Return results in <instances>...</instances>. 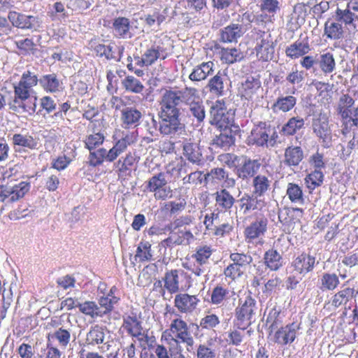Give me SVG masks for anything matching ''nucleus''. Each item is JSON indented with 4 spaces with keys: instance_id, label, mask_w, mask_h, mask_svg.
Wrapping results in <instances>:
<instances>
[{
    "instance_id": "1",
    "label": "nucleus",
    "mask_w": 358,
    "mask_h": 358,
    "mask_svg": "<svg viewBox=\"0 0 358 358\" xmlns=\"http://www.w3.org/2000/svg\"><path fill=\"white\" fill-rule=\"evenodd\" d=\"M164 338L169 345L171 352L180 350V343H185L187 348H192L194 343V338L189 331L187 322L180 318L172 320L169 329L162 334V338Z\"/></svg>"
},
{
    "instance_id": "2",
    "label": "nucleus",
    "mask_w": 358,
    "mask_h": 358,
    "mask_svg": "<svg viewBox=\"0 0 358 358\" xmlns=\"http://www.w3.org/2000/svg\"><path fill=\"white\" fill-rule=\"evenodd\" d=\"M176 168L169 164L167 166V172H159L152 176L148 181L147 189L154 193L155 198L159 200H165L171 196L172 190L168 184V174L173 172Z\"/></svg>"
},
{
    "instance_id": "3",
    "label": "nucleus",
    "mask_w": 358,
    "mask_h": 358,
    "mask_svg": "<svg viewBox=\"0 0 358 358\" xmlns=\"http://www.w3.org/2000/svg\"><path fill=\"white\" fill-rule=\"evenodd\" d=\"M159 131L164 136L176 138L185 134V124L181 122L180 115L158 114Z\"/></svg>"
},
{
    "instance_id": "4",
    "label": "nucleus",
    "mask_w": 358,
    "mask_h": 358,
    "mask_svg": "<svg viewBox=\"0 0 358 358\" xmlns=\"http://www.w3.org/2000/svg\"><path fill=\"white\" fill-rule=\"evenodd\" d=\"M233 122L232 114L227 110L222 101H216L210 107L209 122L217 128L231 127Z\"/></svg>"
},
{
    "instance_id": "5",
    "label": "nucleus",
    "mask_w": 358,
    "mask_h": 358,
    "mask_svg": "<svg viewBox=\"0 0 358 358\" xmlns=\"http://www.w3.org/2000/svg\"><path fill=\"white\" fill-rule=\"evenodd\" d=\"M180 90H166L162 94L159 114L180 115L178 106L181 103Z\"/></svg>"
},
{
    "instance_id": "6",
    "label": "nucleus",
    "mask_w": 358,
    "mask_h": 358,
    "mask_svg": "<svg viewBox=\"0 0 358 358\" xmlns=\"http://www.w3.org/2000/svg\"><path fill=\"white\" fill-rule=\"evenodd\" d=\"M29 190V185L25 182H21L17 185H0V202L6 199L14 202L22 198Z\"/></svg>"
},
{
    "instance_id": "7",
    "label": "nucleus",
    "mask_w": 358,
    "mask_h": 358,
    "mask_svg": "<svg viewBox=\"0 0 358 358\" xmlns=\"http://www.w3.org/2000/svg\"><path fill=\"white\" fill-rule=\"evenodd\" d=\"M313 133L322 140L324 148H329L331 145L332 134L329 125L328 119L325 115H320L313 121Z\"/></svg>"
},
{
    "instance_id": "8",
    "label": "nucleus",
    "mask_w": 358,
    "mask_h": 358,
    "mask_svg": "<svg viewBox=\"0 0 358 358\" xmlns=\"http://www.w3.org/2000/svg\"><path fill=\"white\" fill-rule=\"evenodd\" d=\"M8 20L13 27L22 29H36L40 27L41 23L36 16L27 15L16 11H10Z\"/></svg>"
},
{
    "instance_id": "9",
    "label": "nucleus",
    "mask_w": 358,
    "mask_h": 358,
    "mask_svg": "<svg viewBox=\"0 0 358 358\" xmlns=\"http://www.w3.org/2000/svg\"><path fill=\"white\" fill-rule=\"evenodd\" d=\"M300 329V324L293 322L285 327H281L275 331L273 335L275 343L281 345H286L294 342L297 331Z\"/></svg>"
},
{
    "instance_id": "10",
    "label": "nucleus",
    "mask_w": 358,
    "mask_h": 358,
    "mask_svg": "<svg viewBox=\"0 0 358 358\" xmlns=\"http://www.w3.org/2000/svg\"><path fill=\"white\" fill-rule=\"evenodd\" d=\"M257 310L255 300L250 295H248L244 301L240 299L239 307L236 310V315L238 320L247 321L248 324H250L251 319L255 315Z\"/></svg>"
},
{
    "instance_id": "11",
    "label": "nucleus",
    "mask_w": 358,
    "mask_h": 358,
    "mask_svg": "<svg viewBox=\"0 0 358 358\" xmlns=\"http://www.w3.org/2000/svg\"><path fill=\"white\" fill-rule=\"evenodd\" d=\"M14 99L9 103V108L14 112L17 113H28L33 114L36 108V96H34L33 100L27 97H21L14 90Z\"/></svg>"
},
{
    "instance_id": "12",
    "label": "nucleus",
    "mask_w": 358,
    "mask_h": 358,
    "mask_svg": "<svg viewBox=\"0 0 358 358\" xmlns=\"http://www.w3.org/2000/svg\"><path fill=\"white\" fill-rule=\"evenodd\" d=\"M189 275L182 269H173L166 273L164 278V287L171 293H177L180 289V283L182 279H187Z\"/></svg>"
},
{
    "instance_id": "13",
    "label": "nucleus",
    "mask_w": 358,
    "mask_h": 358,
    "mask_svg": "<svg viewBox=\"0 0 358 358\" xmlns=\"http://www.w3.org/2000/svg\"><path fill=\"white\" fill-rule=\"evenodd\" d=\"M240 210L244 215L248 214L252 210H262L265 206V201L261 197L248 194L244 195L238 200Z\"/></svg>"
},
{
    "instance_id": "14",
    "label": "nucleus",
    "mask_w": 358,
    "mask_h": 358,
    "mask_svg": "<svg viewBox=\"0 0 358 358\" xmlns=\"http://www.w3.org/2000/svg\"><path fill=\"white\" fill-rule=\"evenodd\" d=\"M260 166L261 163L259 159H252L243 157L241 165L237 168V176L239 178L248 180L255 176Z\"/></svg>"
},
{
    "instance_id": "15",
    "label": "nucleus",
    "mask_w": 358,
    "mask_h": 358,
    "mask_svg": "<svg viewBox=\"0 0 358 358\" xmlns=\"http://www.w3.org/2000/svg\"><path fill=\"white\" fill-rule=\"evenodd\" d=\"M199 301L194 295L178 294L174 299V306L180 313H190L196 308Z\"/></svg>"
},
{
    "instance_id": "16",
    "label": "nucleus",
    "mask_w": 358,
    "mask_h": 358,
    "mask_svg": "<svg viewBox=\"0 0 358 358\" xmlns=\"http://www.w3.org/2000/svg\"><path fill=\"white\" fill-rule=\"evenodd\" d=\"M108 342L106 336V328L96 324L92 327L87 333L84 346L94 347L101 344L105 345Z\"/></svg>"
},
{
    "instance_id": "17",
    "label": "nucleus",
    "mask_w": 358,
    "mask_h": 358,
    "mask_svg": "<svg viewBox=\"0 0 358 358\" xmlns=\"http://www.w3.org/2000/svg\"><path fill=\"white\" fill-rule=\"evenodd\" d=\"M272 129L266 122H259L251 131L250 138L257 145L268 146V137Z\"/></svg>"
},
{
    "instance_id": "18",
    "label": "nucleus",
    "mask_w": 358,
    "mask_h": 358,
    "mask_svg": "<svg viewBox=\"0 0 358 358\" xmlns=\"http://www.w3.org/2000/svg\"><path fill=\"white\" fill-rule=\"evenodd\" d=\"M315 263V257L303 252L294 259L292 266L298 273L305 275L313 271Z\"/></svg>"
},
{
    "instance_id": "19",
    "label": "nucleus",
    "mask_w": 358,
    "mask_h": 358,
    "mask_svg": "<svg viewBox=\"0 0 358 358\" xmlns=\"http://www.w3.org/2000/svg\"><path fill=\"white\" fill-rule=\"evenodd\" d=\"M183 157L193 164L199 165L203 160L201 150L196 143L185 141L182 143Z\"/></svg>"
},
{
    "instance_id": "20",
    "label": "nucleus",
    "mask_w": 358,
    "mask_h": 358,
    "mask_svg": "<svg viewBox=\"0 0 358 358\" xmlns=\"http://www.w3.org/2000/svg\"><path fill=\"white\" fill-rule=\"evenodd\" d=\"M268 220L265 217H260L252 222L245 229V236L248 241L264 235L267 229Z\"/></svg>"
},
{
    "instance_id": "21",
    "label": "nucleus",
    "mask_w": 358,
    "mask_h": 358,
    "mask_svg": "<svg viewBox=\"0 0 358 358\" xmlns=\"http://www.w3.org/2000/svg\"><path fill=\"white\" fill-rule=\"evenodd\" d=\"M310 50V45L307 38L297 40L285 49L286 55L293 59L299 58Z\"/></svg>"
},
{
    "instance_id": "22",
    "label": "nucleus",
    "mask_w": 358,
    "mask_h": 358,
    "mask_svg": "<svg viewBox=\"0 0 358 358\" xmlns=\"http://www.w3.org/2000/svg\"><path fill=\"white\" fill-rule=\"evenodd\" d=\"M244 29L238 23H232L220 30V41L223 43L237 42L244 34Z\"/></svg>"
},
{
    "instance_id": "23",
    "label": "nucleus",
    "mask_w": 358,
    "mask_h": 358,
    "mask_svg": "<svg viewBox=\"0 0 358 358\" xmlns=\"http://www.w3.org/2000/svg\"><path fill=\"white\" fill-rule=\"evenodd\" d=\"M220 134L213 139V145L224 150L228 149L234 143V136L231 127L218 128Z\"/></svg>"
},
{
    "instance_id": "24",
    "label": "nucleus",
    "mask_w": 358,
    "mask_h": 358,
    "mask_svg": "<svg viewBox=\"0 0 358 358\" xmlns=\"http://www.w3.org/2000/svg\"><path fill=\"white\" fill-rule=\"evenodd\" d=\"M214 195L215 206L220 211L229 210L235 203L234 197L225 188L217 191Z\"/></svg>"
},
{
    "instance_id": "25",
    "label": "nucleus",
    "mask_w": 358,
    "mask_h": 358,
    "mask_svg": "<svg viewBox=\"0 0 358 358\" xmlns=\"http://www.w3.org/2000/svg\"><path fill=\"white\" fill-rule=\"evenodd\" d=\"M296 212H302L300 208H283L278 211V219L282 224L283 230L286 232H290L294 227Z\"/></svg>"
},
{
    "instance_id": "26",
    "label": "nucleus",
    "mask_w": 358,
    "mask_h": 358,
    "mask_svg": "<svg viewBox=\"0 0 358 358\" xmlns=\"http://www.w3.org/2000/svg\"><path fill=\"white\" fill-rule=\"evenodd\" d=\"M303 159V151L299 146L291 145L285 150L283 164L287 166H297Z\"/></svg>"
},
{
    "instance_id": "27",
    "label": "nucleus",
    "mask_w": 358,
    "mask_h": 358,
    "mask_svg": "<svg viewBox=\"0 0 358 358\" xmlns=\"http://www.w3.org/2000/svg\"><path fill=\"white\" fill-rule=\"evenodd\" d=\"M344 27L336 20H327L324 26V35L331 40H340L344 37Z\"/></svg>"
},
{
    "instance_id": "28",
    "label": "nucleus",
    "mask_w": 358,
    "mask_h": 358,
    "mask_svg": "<svg viewBox=\"0 0 358 358\" xmlns=\"http://www.w3.org/2000/svg\"><path fill=\"white\" fill-rule=\"evenodd\" d=\"M269 38L270 36L261 38L255 48L257 57L263 61L271 60L273 56L274 47Z\"/></svg>"
},
{
    "instance_id": "29",
    "label": "nucleus",
    "mask_w": 358,
    "mask_h": 358,
    "mask_svg": "<svg viewBox=\"0 0 358 358\" xmlns=\"http://www.w3.org/2000/svg\"><path fill=\"white\" fill-rule=\"evenodd\" d=\"M39 84L47 92L55 93L62 91L63 83L55 74H48L39 78Z\"/></svg>"
},
{
    "instance_id": "30",
    "label": "nucleus",
    "mask_w": 358,
    "mask_h": 358,
    "mask_svg": "<svg viewBox=\"0 0 358 358\" xmlns=\"http://www.w3.org/2000/svg\"><path fill=\"white\" fill-rule=\"evenodd\" d=\"M115 35L121 38H131L132 34L130 32V21L124 17H119L114 20L113 23Z\"/></svg>"
},
{
    "instance_id": "31",
    "label": "nucleus",
    "mask_w": 358,
    "mask_h": 358,
    "mask_svg": "<svg viewBox=\"0 0 358 358\" xmlns=\"http://www.w3.org/2000/svg\"><path fill=\"white\" fill-rule=\"evenodd\" d=\"M115 290H116V288L113 287L106 296L100 297L98 308L101 312V317L110 313L114 308V305L118 302L119 298L114 295Z\"/></svg>"
},
{
    "instance_id": "32",
    "label": "nucleus",
    "mask_w": 358,
    "mask_h": 358,
    "mask_svg": "<svg viewBox=\"0 0 358 358\" xmlns=\"http://www.w3.org/2000/svg\"><path fill=\"white\" fill-rule=\"evenodd\" d=\"M261 83L259 79L253 77H248L242 83L241 91L242 95L246 99H252L254 96L259 90Z\"/></svg>"
},
{
    "instance_id": "33",
    "label": "nucleus",
    "mask_w": 358,
    "mask_h": 358,
    "mask_svg": "<svg viewBox=\"0 0 358 358\" xmlns=\"http://www.w3.org/2000/svg\"><path fill=\"white\" fill-rule=\"evenodd\" d=\"M213 65L212 62L201 63L193 69L192 72L189 76V78L192 81L205 80L208 76L212 74Z\"/></svg>"
},
{
    "instance_id": "34",
    "label": "nucleus",
    "mask_w": 358,
    "mask_h": 358,
    "mask_svg": "<svg viewBox=\"0 0 358 358\" xmlns=\"http://www.w3.org/2000/svg\"><path fill=\"white\" fill-rule=\"evenodd\" d=\"M224 75L220 71H218L215 76L209 80L206 88L208 89L212 94L215 96H222L224 92Z\"/></svg>"
},
{
    "instance_id": "35",
    "label": "nucleus",
    "mask_w": 358,
    "mask_h": 358,
    "mask_svg": "<svg viewBox=\"0 0 358 358\" xmlns=\"http://www.w3.org/2000/svg\"><path fill=\"white\" fill-rule=\"evenodd\" d=\"M355 99L348 94H343L338 100L337 111L343 120H348L352 112Z\"/></svg>"
},
{
    "instance_id": "36",
    "label": "nucleus",
    "mask_w": 358,
    "mask_h": 358,
    "mask_svg": "<svg viewBox=\"0 0 358 358\" xmlns=\"http://www.w3.org/2000/svg\"><path fill=\"white\" fill-rule=\"evenodd\" d=\"M121 112V120L125 127L136 126L141 117V113L134 108L127 107Z\"/></svg>"
},
{
    "instance_id": "37",
    "label": "nucleus",
    "mask_w": 358,
    "mask_h": 358,
    "mask_svg": "<svg viewBox=\"0 0 358 358\" xmlns=\"http://www.w3.org/2000/svg\"><path fill=\"white\" fill-rule=\"evenodd\" d=\"M296 103V98L289 95L278 97L272 106L274 112L281 111L283 113L290 111Z\"/></svg>"
},
{
    "instance_id": "38",
    "label": "nucleus",
    "mask_w": 358,
    "mask_h": 358,
    "mask_svg": "<svg viewBox=\"0 0 358 358\" xmlns=\"http://www.w3.org/2000/svg\"><path fill=\"white\" fill-rule=\"evenodd\" d=\"M265 265L271 271H277L282 266V258L280 253L274 249L266 251L264 256Z\"/></svg>"
},
{
    "instance_id": "39",
    "label": "nucleus",
    "mask_w": 358,
    "mask_h": 358,
    "mask_svg": "<svg viewBox=\"0 0 358 358\" xmlns=\"http://www.w3.org/2000/svg\"><path fill=\"white\" fill-rule=\"evenodd\" d=\"M357 293L353 288L346 287L333 296L331 305L338 308L341 305L346 304L347 302L355 297Z\"/></svg>"
},
{
    "instance_id": "40",
    "label": "nucleus",
    "mask_w": 358,
    "mask_h": 358,
    "mask_svg": "<svg viewBox=\"0 0 358 358\" xmlns=\"http://www.w3.org/2000/svg\"><path fill=\"white\" fill-rule=\"evenodd\" d=\"M317 64L322 73L329 74L336 70V61L332 53L321 54L317 59Z\"/></svg>"
},
{
    "instance_id": "41",
    "label": "nucleus",
    "mask_w": 358,
    "mask_h": 358,
    "mask_svg": "<svg viewBox=\"0 0 358 358\" xmlns=\"http://www.w3.org/2000/svg\"><path fill=\"white\" fill-rule=\"evenodd\" d=\"M271 182V181L265 176H257L252 180L253 194L261 197L269 189Z\"/></svg>"
},
{
    "instance_id": "42",
    "label": "nucleus",
    "mask_w": 358,
    "mask_h": 358,
    "mask_svg": "<svg viewBox=\"0 0 358 358\" xmlns=\"http://www.w3.org/2000/svg\"><path fill=\"white\" fill-rule=\"evenodd\" d=\"M12 141L15 145L27 148L31 150L36 149L38 145L37 141L28 134H15L12 137Z\"/></svg>"
},
{
    "instance_id": "43",
    "label": "nucleus",
    "mask_w": 358,
    "mask_h": 358,
    "mask_svg": "<svg viewBox=\"0 0 358 358\" xmlns=\"http://www.w3.org/2000/svg\"><path fill=\"white\" fill-rule=\"evenodd\" d=\"M187 114L189 117H192L194 120H195L198 124L202 123L206 117L205 106L203 101L201 100L196 101V103L189 106Z\"/></svg>"
},
{
    "instance_id": "44",
    "label": "nucleus",
    "mask_w": 358,
    "mask_h": 358,
    "mask_svg": "<svg viewBox=\"0 0 358 358\" xmlns=\"http://www.w3.org/2000/svg\"><path fill=\"white\" fill-rule=\"evenodd\" d=\"M122 87L127 92L140 94L144 89L141 81L133 76H127L122 80Z\"/></svg>"
},
{
    "instance_id": "45",
    "label": "nucleus",
    "mask_w": 358,
    "mask_h": 358,
    "mask_svg": "<svg viewBox=\"0 0 358 358\" xmlns=\"http://www.w3.org/2000/svg\"><path fill=\"white\" fill-rule=\"evenodd\" d=\"M304 124L303 118L299 116L293 117L282 127V131L285 135H294L297 131L304 127Z\"/></svg>"
},
{
    "instance_id": "46",
    "label": "nucleus",
    "mask_w": 358,
    "mask_h": 358,
    "mask_svg": "<svg viewBox=\"0 0 358 358\" xmlns=\"http://www.w3.org/2000/svg\"><path fill=\"white\" fill-rule=\"evenodd\" d=\"M213 249L209 245L198 246L195 250V252L192 255V258L196 262L210 265L209 259L213 254Z\"/></svg>"
},
{
    "instance_id": "47",
    "label": "nucleus",
    "mask_w": 358,
    "mask_h": 358,
    "mask_svg": "<svg viewBox=\"0 0 358 358\" xmlns=\"http://www.w3.org/2000/svg\"><path fill=\"white\" fill-rule=\"evenodd\" d=\"M320 289L322 291H333L339 285L338 277L335 273H324L320 278Z\"/></svg>"
},
{
    "instance_id": "48",
    "label": "nucleus",
    "mask_w": 358,
    "mask_h": 358,
    "mask_svg": "<svg viewBox=\"0 0 358 358\" xmlns=\"http://www.w3.org/2000/svg\"><path fill=\"white\" fill-rule=\"evenodd\" d=\"M79 310L92 319L101 317V312L99 309L98 305L94 301H86L83 303L80 302Z\"/></svg>"
},
{
    "instance_id": "49",
    "label": "nucleus",
    "mask_w": 358,
    "mask_h": 358,
    "mask_svg": "<svg viewBox=\"0 0 358 358\" xmlns=\"http://www.w3.org/2000/svg\"><path fill=\"white\" fill-rule=\"evenodd\" d=\"M167 230L169 231L170 236L177 245L188 243L194 237L190 231L180 229L176 231V229H174Z\"/></svg>"
},
{
    "instance_id": "50",
    "label": "nucleus",
    "mask_w": 358,
    "mask_h": 358,
    "mask_svg": "<svg viewBox=\"0 0 358 358\" xmlns=\"http://www.w3.org/2000/svg\"><path fill=\"white\" fill-rule=\"evenodd\" d=\"M56 339L61 347L66 348L71 340V329L59 327L55 330L49 338Z\"/></svg>"
},
{
    "instance_id": "51",
    "label": "nucleus",
    "mask_w": 358,
    "mask_h": 358,
    "mask_svg": "<svg viewBox=\"0 0 358 358\" xmlns=\"http://www.w3.org/2000/svg\"><path fill=\"white\" fill-rule=\"evenodd\" d=\"M180 94L181 102L185 103L188 106L196 103V101H201L197 90L193 87H185L183 90H180Z\"/></svg>"
},
{
    "instance_id": "52",
    "label": "nucleus",
    "mask_w": 358,
    "mask_h": 358,
    "mask_svg": "<svg viewBox=\"0 0 358 358\" xmlns=\"http://www.w3.org/2000/svg\"><path fill=\"white\" fill-rule=\"evenodd\" d=\"M287 195L292 203L303 204L304 199L301 187L294 183H289L287 189Z\"/></svg>"
},
{
    "instance_id": "53",
    "label": "nucleus",
    "mask_w": 358,
    "mask_h": 358,
    "mask_svg": "<svg viewBox=\"0 0 358 358\" xmlns=\"http://www.w3.org/2000/svg\"><path fill=\"white\" fill-rule=\"evenodd\" d=\"M243 58V53L236 48H226L222 50V60L227 64L239 62Z\"/></svg>"
},
{
    "instance_id": "54",
    "label": "nucleus",
    "mask_w": 358,
    "mask_h": 358,
    "mask_svg": "<svg viewBox=\"0 0 358 358\" xmlns=\"http://www.w3.org/2000/svg\"><path fill=\"white\" fill-rule=\"evenodd\" d=\"M229 258L235 265L243 271L252 262V257L248 254L234 252L230 255Z\"/></svg>"
},
{
    "instance_id": "55",
    "label": "nucleus",
    "mask_w": 358,
    "mask_h": 358,
    "mask_svg": "<svg viewBox=\"0 0 358 358\" xmlns=\"http://www.w3.org/2000/svg\"><path fill=\"white\" fill-rule=\"evenodd\" d=\"M282 324V319L280 317V312L276 309H272L266 317V324L271 332L279 329Z\"/></svg>"
},
{
    "instance_id": "56",
    "label": "nucleus",
    "mask_w": 358,
    "mask_h": 358,
    "mask_svg": "<svg viewBox=\"0 0 358 358\" xmlns=\"http://www.w3.org/2000/svg\"><path fill=\"white\" fill-rule=\"evenodd\" d=\"M122 327L131 336L142 328L141 322L136 317L131 316L124 318Z\"/></svg>"
},
{
    "instance_id": "57",
    "label": "nucleus",
    "mask_w": 358,
    "mask_h": 358,
    "mask_svg": "<svg viewBox=\"0 0 358 358\" xmlns=\"http://www.w3.org/2000/svg\"><path fill=\"white\" fill-rule=\"evenodd\" d=\"M323 179V173L320 170H315L307 176L306 182L309 189H314L322 185Z\"/></svg>"
},
{
    "instance_id": "58",
    "label": "nucleus",
    "mask_w": 358,
    "mask_h": 358,
    "mask_svg": "<svg viewBox=\"0 0 358 358\" xmlns=\"http://www.w3.org/2000/svg\"><path fill=\"white\" fill-rule=\"evenodd\" d=\"M229 294V290L223 287L221 285H217L212 291L211 293V302L213 304L219 305L227 299V295Z\"/></svg>"
},
{
    "instance_id": "59",
    "label": "nucleus",
    "mask_w": 358,
    "mask_h": 358,
    "mask_svg": "<svg viewBox=\"0 0 358 358\" xmlns=\"http://www.w3.org/2000/svg\"><path fill=\"white\" fill-rule=\"evenodd\" d=\"M93 49L96 55L100 57H104L108 60L115 59L113 47L110 45H106L104 44L99 43L95 45L93 47Z\"/></svg>"
},
{
    "instance_id": "60",
    "label": "nucleus",
    "mask_w": 358,
    "mask_h": 358,
    "mask_svg": "<svg viewBox=\"0 0 358 358\" xmlns=\"http://www.w3.org/2000/svg\"><path fill=\"white\" fill-rule=\"evenodd\" d=\"M260 10L263 13L271 14L273 16L280 10V2L278 0H261Z\"/></svg>"
},
{
    "instance_id": "61",
    "label": "nucleus",
    "mask_w": 358,
    "mask_h": 358,
    "mask_svg": "<svg viewBox=\"0 0 358 358\" xmlns=\"http://www.w3.org/2000/svg\"><path fill=\"white\" fill-rule=\"evenodd\" d=\"M187 268L196 276L203 277L205 281L208 280V275L209 273L210 265L201 264V262H196L194 261L193 265Z\"/></svg>"
},
{
    "instance_id": "62",
    "label": "nucleus",
    "mask_w": 358,
    "mask_h": 358,
    "mask_svg": "<svg viewBox=\"0 0 358 358\" xmlns=\"http://www.w3.org/2000/svg\"><path fill=\"white\" fill-rule=\"evenodd\" d=\"M151 245L149 243H141L137 248L135 259H140V261H148L151 259Z\"/></svg>"
},
{
    "instance_id": "63",
    "label": "nucleus",
    "mask_w": 358,
    "mask_h": 358,
    "mask_svg": "<svg viewBox=\"0 0 358 358\" xmlns=\"http://www.w3.org/2000/svg\"><path fill=\"white\" fill-rule=\"evenodd\" d=\"M104 160L106 161V149L100 148L96 151H90L89 163L91 166H96L100 165Z\"/></svg>"
},
{
    "instance_id": "64",
    "label": "nucleus",
    "mask_w": 358,
    "mask_h": 358,
    "mask_svg": "<svg viewBox=\"0 0 358 358\" xmlns=\"http://www.w3.org/2000/svg\"><path fill=\"white\" fill-rule=\"evenodd\" d=\"M104 138V136L101 133L89 135L85 140V146L91 151L102 144Z\"/></svg>"
}]
</instances>
